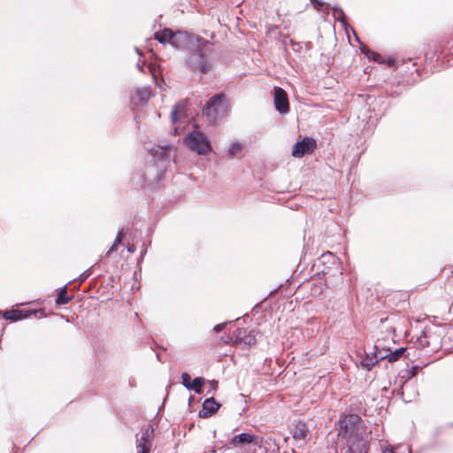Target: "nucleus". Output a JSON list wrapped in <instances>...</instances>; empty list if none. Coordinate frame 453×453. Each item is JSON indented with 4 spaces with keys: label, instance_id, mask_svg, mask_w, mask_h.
Wrapping results in <instances>:
<instances>
[{
    "label": "nucleus",
    "instance_id": "obj_4",
    "mask_svg": "<svg viewBox=\"0 0 453 453\" xmlns=\"http://www.w3.org/2000/svg\"><path fill=\"white\" fill-rule=\"evenodd\" d=\"M187 63L189 67L202 73H208L211 68V64L201 50H196L192 52L188 57Z\"/></svg>",
    "mask_w": 453,
    "mask_h": 453
},
{
    "label": "nucleus",
    "instance_id": "obj_6",
    "mask_svg": "<svg viewBox=\"0 0 453 453\" xmlns=\"http://www.w3.org/2000/svg\"><path fill=\"white\" fill-rule=\"evenodd\" d=\"M373 352L366 353L365 358L360 362V365L370 371L380 360L387 358L386 350H378L377 347H374Z\"/></svg>",
    "mask_w": 453,
    "mask_h": 453
},
{
    "label": "nucleus",
    "instance_id": "obj_29",
    "mask_svg": "<svg viewBox=\"0 0 453 453\" xmlns=\"http://www.w3.org/2000/svg\"><path fill=\"white\" fill-rule=\"evenodd\" d=\"M224 327H225V324H219V325H217V326L214 327V330H215L216 332H219V331H221Z\"/></svg>",
    "mask_w": 453,
    "mask_h": 453
},
{
    "label": "nucleus",
    "instance_id": "obj_28",
    "mask_svg": "<svg viewBox=\"0 0 453 453\" xmlns=\"http://www.w3.org/2000/svg\"><path fill=\"white\" fill-rule=\"evenodd\" d=\"M210 386H211V390L215 391L218 387V382L215 380H211V381H210Z\"/></svg>",
    "mask_w": 453,
    "mask_h": 453
},
{
    "label": "nucleus",
    "instance_id": "obj_7",
    "mask_svg": "<svg viewBox=\"0 0 453 453\" xmlns=\"http://www.w3.org/2000/svg\"><path fill=\"white\" fill-rule=\"evenodd\" d=\"M315 146L316 142L313 139L304 138L293 146L292 156L295 157H302L304 154L311 152Z\"/></svg>",
    "mask_w": 453,
    "mask_h": 453
},
{
    "label": "nucleus",
    "instance_id": "obj_1",
    "mask_svg": "<svg viewBox=\"0 0 453 453\" xmlns=\"http://www.w3.org/2000/svg\"><path fill=\"white\" fill-rule=\"evenodd\" d=\"M338 436L346 444L347 453H367L370 432L357 415H347L339 420Z\"/></svg>",
    "mask_w": 453,
    "mask_h": 453
},
{
    "label": "nucleus",
    "instance_id": "obj_27",
    "mask_svg": "<svg viewBox=\"0 0 453 453\" xmlns=\"http://www.w3.org/2000/svg\"><path fill=\"white\" fill-rule=\"evenodd\" d=\"M311 3L315 4V7L319 10L320 7H322L324 5V4L322 2H320L319 0H311Z\"/></svg>",
    "mask_w": 453,
    "mask_h": 453
},
{
    "label": "nucleus",
    "instance_id": "obj_15",
    "mask_svg": "<svg viewBox=\"0 0 453 453\" xmlns=\"http://www.w3.org/2000/svg\"><path fill=\"white\" fill-rule=\"evenodd\" d=\"M151 96L150 88L148 87H144L142 88L137 89L136 91V97L138 99V102L141 104L146 103Z\"/></svg>",
    "mask_w": 453,
    "mask_h": 453
},
{
    "label": "nucleus",
    "instance_id": "obj_23",
    "mask_svg": "<svg viewBox=\"0 0 453 453\" xmlns=\"http://www.w3.org/2000/svg\"><path fill=\"white\" fill-rule=\"evenodd\" d=\"M368 58H372L373 61L376 62H382V57L373 51H371L367 50L366 51H364Z\"/></svg>",
    "mask_w": 453,
    "mask_h": 453
},
{
    "label": "nucleus",
    "instance_id": "obj_5",
    "mask_svg": "<svg viewBox=\"0 0 453 453\" xmlns=\"http://www.w3.org/2000/svg\"><path fill=\"white\" fill-rule=\"evenodd\" d=\"M230 445L233 448H243L247 445H254L257 447H261L262 441L259 437L253 435L249 433H242L237 435H234L230 440Z\"/></svg>",
    "mask_w": 453,
    "mask_h": 453
},
{
    "label": "nucleus",
    "instance_id": "obj_11",
    "mask_svg": "<svg viewBox=\"0 0 453 453\" xmlns=\"http://www.w3.org/2000/svg\"><path fill=\"white\" fill-rule=\"evenodd\" d=\"M309 429L305 423L297 422L295 424L293 428L292 435L293 439L296 441H300L303 443L306 441V437L308 435Z\"/></svg>",
    "mask_w": 453,
    "mask_h": 453
},
{
    "label": "nucleus",
    "instance_id": "obj_10",
    "mask_svg": "<svg viewBox=\"0 0 453 453\" xmlns=\"http://www.w3.org/2000/svg\"><path fill=\"white\" fill-rule=\"evenodd\" d=\"M219 403L213 397L207 398L203 403V409L199 411V416L208 418L214 414L219 409Z\"/></svg>",
    "mask_w": 453,
    "mask_h": 453
},
{
    "label": "nucleus",
    "instance_id": "obj_12",
    "mask_svg": "<svg viewBox=\"0 0 453 453\" xmlns=\"http://www.w3.org/2000/svg\"><path fill=\"white\" fill-rule=\"evenodd\" d=\"M235 342L252 346L256 343V338L250 332L247 333L244 329H239L235 334Z\"/></svg>",
    "mask_w": 453,
    "mask_h": 453
},
{
    "label": "nucleus",
    "instance_id": "obj_13",
    "mask_svg": "<svg viewBox=\"0 0 453 453\" xmlns=\"http://www.w3.org/2000/svg\"><path fill=\"white\" fill-rule=\"evenodd\" d=\"M187 36L184 33L176 32L172 33L170 44L174 48H180L182 44L186 42Z\"/></svg>",
    "mask_w": 453,
    "mask_h": 453
},
{
    "label": "nucleus",
    "instance_id": "obj_3",
    "mask_svg": "<svg viewBox=\"0 0 453 453\" xmlns=\"http://www.w3.org/2000/svg\"><path fill=\"white\" fill-rule=\"evenodd\" d=\"M184 143L192 151H195L200 155L208 154L211 148L210 142L205 135L198 131L195 130L191 132L185 139Z\"/></svg>",
    "mask_w": 453,
    "mask_h": 453
},
{
    "label": "nucleus",
    "instance_id": "obj_17",
    "mask_svg": "<svg viewBox=\"0 0 453 453\" xmlns=\"http://www.w3.org/2000/svg\"><path fill=\"white\" fill-rule=\"evenodd\" d=\"M184 111V104H176L171 113V119L172 122L175 123L182 115Z\"/></svg>",
    "mask_w": 453,
    "mask_h": 453
},
{
    "label": "nucleus",
    "instance_id": "obj_9",
    "mask_svg": "<svg viewBox=\"0 0 453 453\" xmlns=\"http://www.w3.org/2000/svg\"><path fill=\"white\" fill-rule=\"evenodd\" d=\"M153 428L148 427L142 434L141 438L137 440V453H149L151 448V438Z\"/></svg>",
    "mask_w": 453,
    "mask_h": 453
},
{
    "label": "nucleus",
    "instance_id": "obj_31",
    "mask_svg": "<svg viewBox=\"0 0 453 453\" xmlns=\"http://www.w3.org/2000/svg\"><path fill=\"white\" fill-rule=\"evenodd\" d=\"M134 250V248H133V247H128V251H129V252H133Z\"/></svg>",
    "mask_w": 453,
    "mask_h": 453
},
{
    "label": "nucleus",
    "instance_id": "obj_26",
    "mask_svg": "<svg viewBox=\"0 0 453 453\" xmlns=\"http://www.w3.org/2000/svg\"><path fill=\"white\" fill-rule=\"evenodd\" d=\"M171 147L170 146H165V147H162L160 148V157H167L166 156V151L167 150H169Z\"/></svg>",
    "mask_w": 453,
    "mask_h": 453
},
{
    "label": "nucleus",
    "instance_id": "obj_18",
    "mask_svg": "<svg viewBox=\"0 0 453 453\" xmlns=\"http://www.w3.org/2000/svg\"><path fill=\"white\" fill-rule=\"evenodd\" d=\"M203 383H204V379L203 377H196L191 382V385L189 386L188 389L195 390L196 392L200 393Z\"/></svg>",
    "mask_w": 453,
    "mask_h": 453
},
{
    "label": "nucleus",
    "instance_id": "obj_24",
    "mask_svg": "<svg viewBox=\"0 0 453 453\" xmlns=\"http://www.w3.org/2000/svg\"><path fill=\"white\" fill-rule=\"evenodd\" d=\"M181 379H182V384L184 385L185 388H187L188 389L189 386L191 385L189 374L187 372H183L181 374Z\"/></svg>",
    "mask_w": 453,
    "mask_h": 453
},
{
    "label": "nucleus",
    "instance_id": "obj_19",
    "mask_svg": "<svg viewBox=\"0 0 453 453\" xmlns=\"http://www.w3.org/2000/svg\"><path fill=\"white\" fill-rule=\"evenodd\" d=\"M70 300L71 297L68 296L66 288L65 287L60 290L56 302L58 304H65L68 303Z\"/></svg>",
    "mask_w": 453,
    "mask_h": 453
},
{
    "label": "nucleus",
    "instance_id": "obj_22",
    "mask_svg": "<svg viewBox=\"0 0 453 453\" xmlns=\"http://www.w3.org/2000/svg\"><path fill=\"white\" fill-rule=\"evenodd\" d=\"M122 236H123L122 232H119V234H118V235H117V237H116V239H115V241H114L113 244H112V246H111V247L110 248V250H108L107 255H110V254H111L112 252H114V251H116V250H117V246H118L119 244H120V243H121V242H122Z\"/></svg>",
    "mask_w": 453,
    "mask_h": 453
},
{
    "label": "nucleus",
    "instance_id": "obj_30",
    "mask_svg": "<svg viewBox=\"0 0 453 453\" xmlns=\"http://www.w3.org/2000/svg\"><path fill=\"white\" fill-rule=\"evenodd\" d=\"M383 453H394L391 449H385Z\"/></svg>",
    "mask_w": 453,
    "mask_h": 453
},
{
    "label": "nucleus",
    "instance_id": "obj_14",
    "mask_svg": "<svg viewBox=\"0 0 453 453\" xmlns=\"http://www.w3.org/2000/svg\"><path fill=\"white\" fill-rule=\"evenodd\" d=\"M173 31L169 28H165L155 34V38L162 44L169 43L171 41Z\"/></svg>",
    "mask_w": 453,
    "mask_h": 453
},
{
    "label": "nucleus",
    "instance_id": "obj_16",
    "mask_svg": "<svg viewBox=\"0 0 453 453\" xmlns=\"http://www.w3.org/2000/svg\"><path fill=\"white\" fill-rule=\"evenodd\" d=\"M4 317L5 319L16 321V320L21 319L23 318H26L27 315H23V312L21 311L12 310L10 311H5L4 313Z\"/></svg>",
    "mask_w": 453,
    "mask_h": 453
},
{
    "label": "nucleus",
    "instance_id": "obj_20",
    "mask_svg": "<svg viewBox=\"0 0 453 453\" xmlns=\"http://www.w3.org/2000/svg\"><path fill=\"white\" fill-rule=\"evenodd\" d=\"M404 350L405 349L403 348H400L394 352H390L389 354L386 353L387 357L388 358V361L391 363L395 362L403 354Z\"/></svg>",
    "mask_w": 453,
    "mask_h": 453
},
{
    "label": "nucleus",
    "instance_id": "obj_21",
    "mask_svg": "<svg viewBox=\"0 0 453 453\" xmlns=\"http://www.w3.org/2000/svg\"><path fill=\"white\" fill-rule=\"evenodd\" d=\"M242 149H243V145L240 142H234L231 145V147L229 148V154L232 156V157H235V156H238L239 154L242 153Z\"/></svg>",
    "mask_w": 453,
    "mask_h": 453
},
{
    "label": "nucleus",
    "instance_id": "obj_25",
    "mask_svg": "<svg viewBox=\"0 0 453 453\" xmlns=\"http://www.w3.org/2000/svg\"><path fill=\"white\" fill-rule=\"evenodd\" d=\"M334 15L337 19H341L343 16V12L341 9L334 8Z\"/></svg>",
    "mask_w": 453,
    "mask_h": 453
},
{
    "label": "nucleus",
    "instance_id": "obj_2",
    "mask_svg": "<svg viewBox=\"0 0 453 453\" xmlns=\"http://www.w3.org/2000/svg\"><path fill=\"white\" fill-rule=\"evenodd\" d=\"M228 111V104L224 95H217L206 104L203 113L211 122L217 121L224 117Z\"/></svg>",
    "mask_w": 453,
    "mask_h": 453
},
{
    "label": "nucleus",
    "instance_id": "obj_8",
    "mask_svg": "<svg viewBox=\"0 0 453 453\" xmlns=\"http://www.w3.org/2000/svg\"><path fill=\"white\" fill-rule=\"evenodd\" d=\"M274 105L276 110L281 114L287 113L289 111L287 94L280 88H274Z\"/></svg>",
    "mask_w": 453,
    "mask_h": 453
}]
</instances>
